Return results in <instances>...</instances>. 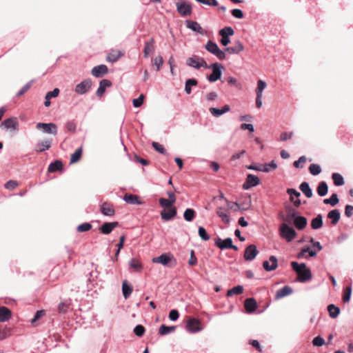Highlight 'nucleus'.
<instances>
[{
  "label": "nucleus",
  "instance_id": "f257e3e1",
  "mask_svg": "<svg viewBox=\"0 0 353 353\" xmlns=\"http://www.w3.org/2000/svg\"><path fill=\"white\" fill-rule=\"evenodd\" d=\"M291 266L293 270L298 275V281L301 283H305L312 279V272L309 268L306 267L305 263H299L296 261L291 262Z\"/></svg>",
  "mask_w": 353,
  "mask_h": 353
},
{
  "label": "nucleus",
  "instance_id": "f03ea898",
  "mask_svg": "<svg viewBox=\"0 0 353 353\" xmlns=\"http://www.w3.org/2000/svg\"><path fill=\"white\" fill-rule=\"evenodd\" d=\"M205 68L212 69V72L207 76V79L210 82H215L221 78V70L223 68V66L219 63H214L210 65L207 64Z\"/></svg>",
  "mask_w": 353,
  "mask_h": 353
},
{
  "label": "nucleus",
  "instance_id": "7ed1b4c3",
  "mask_svg": "<svg viewBox=\"0 0 353 353\" xmlns=\"http://www.w3.org/2000/svg\"><path fill=\"white\" fill-rule=\"evenodd\" d=\"M281 238L285 239L288 242L292 241L296 236V231L286 223H283L279 229Z\"/></svg>",
  "mask_w": 353,
  "mask_h": 353
},
{
  "label": "nucleus",
  "instance_id": "20e7f679",
  "mask_svg": "<svg viewBox=\"0 0 353 353\" xmlns=\"http://www.w3.org/2000/svg\"><path fill=\"white\" fill-rule=\"evenodd\" d=\"M205 48L207 51L216 56L219 60L225 59V52L220 50L217 44L212 41H208Z\"/></svg>",
  "mask_w": 353,
  "mask_h": 353
},
{
  "label": "nucleus",
  "instance_id": "39448f33",
  "mask_svg": "<svg viewBox=\"0 0 353 353\" xmlns=\"http://www.w3.org/2000/svg\"><path fill=\"white\" fill-rule=\"evenodd\" d=\"M36 128L45 134H52L54 136L57 134V126L54 123H37Z\"/></svg>",
  "mask_w": 353,
  "mask_h": 353
},
{
  "label": "nucleus",
  "instance_id": "423d86ee",
  "mask_svg": "<svg viewBox=\"0 0 353 353\" xmlns=\"http://www.w3.org/2000/svg\"><path fill=\"white\" fill-rule=\"evenodd\" d=\"M186 64L195 69H199L201 67H207L206 61L203 58L198 56H193L187 59Z\"/></svg>",
  "mask_w": 353,
  "mask_h": 353
},
{
  "label": "nucleus",
  "instance_id": "0eeeda50",
  "mask_svg": "<svg viewBox=\"0 0 353 353\" xmlns=\"http://www.w3.org/2000/svg\"><path fill=\"white\" fill-rule=\"evenodd\" d=\"M247 168L249 170L269 172L271 171V170L276 169L277 168V164L274 162V161H272L270 163L259 164L258 165H250Z\"/></svg>",
  "mask_w": 353,
  "mask_h": 353
},
{
  "label": "nucleus",
  "instance_id": "6e6552de",
  "mask_svg": "<svg viewBox=\"0 0 353 353\" xmlns=\"http://www.w3.org/2000/svg\"><path fill=\"white\" fill-rule=\"evenodd\" d=\"M0 127L8 130L17 132L19 130V122L16 117H10L5 119L1 123Z\"/></svg>",
  "mask_w": 353,
  "mask_h": 353
},
{
  "label": "nucleus",
  "instance_id": "1a4fd4ad",
  "mask_svg": "<svg viewBox=\"0 0 353 353\" xmlns=\"http://www.w3.org/2000/svg\"><path fill=\"white\" fill-rule=\"evenodd\" d=\"M185 328L190 333H196L203 330L201 322L194 318H190L187 321Z\"/></svg>",
  "mask_w": 353,
  "mask_h": 353
},
{
  "label": "nucleus",
  "instance_id": "9d476101",
  "mask_svg": "<svg viewBox=\"0 0 353 353\" xmlns=\"http://www.w3.org/2000/svg\"><path fill=\"white\" fill-rule=\"evenodd\" d=\"M92 86V80L90 79H86L78 83L75 88L74 91L78 94H84L87 93Z\"/></svg>",
  "mask_w": 353,
  "mask_h": 353
},
{
  "label": "nucleus",
  "instance_id": "9b49d317",
  "mask_svg": "<svg viewBox=\"0 0 353 353\" xmlns=\"http://www.w3.org/2000/svg\"><path fill=\"white\" fill-rule=\"evenodd\" d=\"M176 7L178 12L182 17H188L192 14V6L185 1H179L176 3Z\"/></svg>",
  "mask_w": 353,
  "mask_h": 353
},
{
  "label": "nucleus",
  "instance_id": "f8f14e48",
  "mask_svg": "<svg viewBox=\"0 0 353 353\" xmlns=\"http://www.w3.org/2000/svg\"><path fill=\"white\" fill-rule=\"evenodd\" d=\"M152 261L154 263H160L164 266H169V263L171 261L175 262V259L173 256L167 253L162 254L158 257H154Z\"/></svg>",
  "mask_w": 353,
  "mask_h": 353
},
{
  "label": "nucleus",
  "instance_id": "ddd939ff",
  "mask_svg": "<svg viewBox=\"0 0 353 353\" xmlns=\"http://www.w3.org/2000/svg\"><path fill=\"white\" fill-rule=\"evenodd\" d=\"M258 254L256 246L254 244H251L245 248L243 257L245 261H251L256 258Z\"/></svg>",
  "mask_w": 353,
  "mask_h": 353
},
{
  "label": "nucleus",
  "instance_id": "4468645a",
  "mask_svg": "<svg viewBox=\"0 0 353 353\" xmlns=\"http://www.w3.org/2000/svg\"><path fill=\"white\" fill-rule=\"evenodd\" d=\"M260 180L258 176L249 174L247 176V178L245 179V181L243 184V190H248L251 188L252 187L256 186L259 184Z\"/></svg>",
  "mask_w": 353,
  "mask_h": 353
},
{
  "label": "nucleus",
  "instance_id": "2eb2a0df",
  "mask_svg": "<svg viewBox=\"0 0 353 353\" xmlns=\"http://www.w3.org/2000/svg\"><path fill=\"white\" fill-rule=\"evenodd\" d=\"M52 139L46 138L42 141H38L34 147V150L37 152H43L49 150L51 148Z\"/></svg>",
  "mask_w": 353,
  "mask_h": 353
},
{
  "label": "nucleus",
  "instance_id": "dca6fc26",
  "mask_svg": "<svg viewBox=\"0 0 353 353\" xmlns=\"http://www.w3.org/2000/svg\"><path fill=\"white\" fill-rule=\"evenodd\" d=\"M185 25L188 28L190 29L193 32L199 33L201 35H203L205 34V31L202 28V27L200 26V24L199 23H197L196 21L187 20V21H185Z\"/></svg>",
  "mask_w": 353,
  "mask_h": 353
},
{
  "label": "nucleus",
  "instance_id": "f3484780",
  "mask_svg": "<svg viewBox=\"0 0 353 353\" xmlns=\"http://www.w3.org/2000/svg\"><path fill=\"white\" fill-rule=\"evenodd\" d=\"M108 72V67L101 64L94 67L92 69L91 74L97 78L101 77Z\"/></svg>",
  "mask_w": 353,
  "mask_h": 353
},
{
  "label": "nucleus",
  "instance_id": "a211bd4d",
  "mask_svg": "<svg viewBox=\"0 0 353 353\" xmlns=\"http://www.w3.org/2000/svg\"><path fill=\"white\" fill-rule=\"evenodd\" d=\"M269 261L271 262V265H270L268 261H264L263 263V268L268 272H271L276 270L278 267L277 258L275 256H270Z\"/></svg>",
  "mask_w": 353,
  "mask_h": 353
},
{
  "label": "nucleus",
  "instance_id": "6ab92c4d",
  "mask_svg": "<svg viewBox=\"0 0 353 353\" xmlns=\"http://www.w3.org/2000/svg\"><path fill=\"white\" fill-rule=\"evenodd\" d=\"M214 244L221 250L229 249L230 247H232V240L230 237L226 238L224 240L217 238L215 239Z\"/></svg>",
  "mask_w": 353,
  "mask_h": 353
},
{
  "label": "nucleus",
  "instance_id": "aec40b11",
  "mask_svg": "<svg viewBox=\"0 0 353 353\" xmlns=\"http://www.w3.org/2000/svg\"><path fill=\"white\" fill-rule=\"evenodd\" d=\"M292 292L293 290L291 287L288 285H285L284 287L276 291L275 294V299H281L286 296L292 294Z\"/></svg>",
  "mask_w": 353,
  "mask_h": 353
},
{
  "label": "nucleus",
  "instance_id": "412c9836",
  "mask_svg": "<svg viewBox=\"0 0 353 353\" xmlns=\"http://www.w3.org/2000/svg\"><path fill=\"white\" fill-rule=\"evenodd\" d=\"M119 225V223L111 222V223H104L99 228L100 232L104 234H108L112 232V231Z\"/></svg>",
  "mask_w": 353,
  "mask_h": 353
},
{
  "label": "nucleus",
  "instance_id": "4be33fe9",
  "mask_svg": "<svg viewBox=\"0 0 353 353\" xmlns=\"http://www.w3.org/2000/svg\"><path fill=\"white\" fill-rule=\"evenodd\" d=\"M101 212L105 216H112L115 214V210L112 204L104 202L101 205Z\"/></svg>",
  "mask_w": 353,
  "mask_h": 353
},
{
  "label": "nucleus",
  "instance_id": "5701e85b",
  "mask_svg": "<svg viewBox=\"0 0 353 353\" xmlns=\"http://www.w3.org/2000/svg\"><path fill=\"white\" fill-rule=\"evenodd\" d=\"M12 317L11 310L6 306L0 307V322L9 321Z\"/></svg>",
  "mask_w": 353,
  "mask_h": 353
},
{
  "label": "nucleus",
  "instance_id": "b1692460",
  "mask_svg": "<svg viewBox=\"0 0 353 353\" xmlns=\"http://www.w3.org/2000/svg\"><path fill=\"white\" fill-rule=\"evenodd\" d=\"M244 307L248 313L253 312L257 307L256 300L254 298H248L245 299Z\"/></svg>",
  "mask_w": 353,
  "mask_h": 353
},
{
  "label": "nucleus",
  "instance_id": "393cba45",
  "mask_svg": "<svg viewBox=\"0 0 353 353\" xmlns=\"http://www.w3.org/2000/svg\"><path fill=\"white\" fill-rule=\"evenodd\" d=\"M243 49L244 48L241 42L240 41H236L233 46L228 47L225 50L230 54H238L243 51Z\"/></svg>",
  "mask_w": 353,
  "mask_h": 353
},
{
  "label": "nucleus",
  "instance_id": "a878e982",
  "mask_svg": "<svg viewBox=\"0 0 353 353\" xmlns=\"http://www.w3.org/2000/svg\"><path fill=\"white\" fill-rule=\"evenodd\" d=\"M176 214V210L175 208H172L168 210H163L161 212V216L165 221H169L174 217Z\"/></svg>",
  "mask_w": 353,
  "mask_h": 353
},
{
  "label": "nucleus",
  "instance_id": "bb28decb",
  "mask_svg": "<svg viewBox=\"0 0 353 353\" xmlns=\"http://www.w3.org/2000/svg\"><path fill=\"white\" fill-rule=\"evenodd\" d=\"M112 85L110 81L108 79H102L99 83V86L96 92V94L98 97H101L105 91V88L110 87Z\"/></svg>",
  "mask_w": 353,
  "mask_h": 353
},
{
  "label": "nucleus",
  "instance_id": "cd10ccee",
  "mask_svg": "<svg viewBox=\"0 0 353 353\" xmlns=\"http://www.w3.org/2000/svg\"><path fill=\"white\" fill-rule=\"evenodd\" d=\"M327 218L331 219L332 225H336L341 218L340 211L337 209L331 210L327 214Z\"/></svg>",
  "mask_w": 353,
  "mask_h": 353
},
{
  "label": "nucleus",
  "instance_id": "c85d7f7f",
  "mask_svg": "<svg viewBox=\"0 0 353 353\" xmlns=\"http://www.w3.org/2000/svg\"><path fill=\"white\" fill-rule=\"evenodd\" d=\"M307 223V219L302 216H298L295 218L294 224V226L299 230L304 229Z\"/></svg>",
  "mask_w": 353,
  "mask_h": 353
},
{
  "label": "nucleus",
  "instance_id": "c756f323",
  "mask_svg": "<svg viewBox=\"0 0 353 353\" xmlns=\"http://www.w3.org/2000/svg\"><path fill=\"white\" fill-rule=\"evenodd\" d=\"M59 92L60 91L59 88H54L52 91L47 92L45 97L44 105L46 107L50 106L51 103L50 99H52V98L57 97L59 95Z\"/></svg>",
  "mask_w": 353,
  "mask_h": 353
},
{
  "label": "nucleus",
  "instance_id": "7c9ffc66",
  "mask_svg": "<svg viewBox=\"0 0 353 353\" xmlns=\"http://www.w3.org/2000/svg\"><path fill=\"white\" fill-rule=\"evenodd\" d=\"M123 200L125 201L127 203L132 204V205H139L141 203L139 201L138 196L132 194H125L123 196Z\"/></svg>",
  "mask_w": 353,
  "mask_h": 353
},
{
  "label": "nucleus",
  "instance_id": "2f4dec72",
  "mask_svg": "<svg viewBox=\"0 0 353 353\" xmlns=\"http://www.w3.org/2000/svg\"><path fill=\"white\" fill-rule=\"evenodd\" d=\"M123 54L121 51L114 50L112 51L107 57L108 61L114 63L121 58Z\"/></svg>",
  "mask_w": 353,
  "mask_h": 353
},
{
  "label": "nucleus",
  "instance_id": "473e14b6",
  "mask_svg": "<svg viewBox=\"0 0 353 353\" xmlns=\"http://www.w3.org/2000/svg\"><path fill=\"white\" fill-rule=\"evenodd\" d=\"M300 190L305 195L307 198H311L313 195L312 190L310 188L309 183L307 182H303L300 186Z\"/></svg>",
  "mask_w": 353,
  "mask_h": 353
},
{
  "label": "nucleus",
  "instance_id": "72a5a7b5",
  "mask_svg": "<svg viewBox=\"0 0 353 353\" xmlns=\"http://www.w3.org/2000/svg\"><path fill=\"white\" fill-rule=\"evenodd\" d=\"M323 225V216L321 214H318L315 218H314L311 221V227L314 230H318L321 228Z\"/></svg>",
  "mask_w": 353,
  "mask_h": 353
},
{
  "label": "nucleus",
  "instance_id": "f704fd0d",
  "mask_svg": "<svg viewBox=\"0 0 353 353\" xmlns=\"http://www.w3.org/2000/svg\"><path fill=\"white\" fill-rule=\"evenodd\" d=\"M317 194L320 196H324L327 194L328 192V186L326 182L321 181L319 183V185L316 189Z\"/></svg>",
  "mask_w": 353,
  "mask_h": 353
},
{
  "label": "nucleus",
  "instance_id": "c9c22d12",
  "mask_svg": "<svg viewBox=\"0 0 353 353\" xmlns=\"http://www.w3.org/2000/svg\"><path fill=\"white\" fill-rule=\"evenodd\" d=\"M63 168V163L61 161L57 160L51 163L48 168L49 172H54L58 170H61Z\"/></svg>",
  "mask_w": 353,
  "mask_h": 353
},
{
  "label": "nucleus",
  "instance_id": "e433bc0d",
  "mask_svg": "<svg viewBox=\"0 0 353 353\" xmlns=\"http://www.w3.org/2000/svg\"><path fill=\"white\" fill-rule=\"evenodd\" d=\"M176 330V326H167L161 325L159 329V333L161 336L167 335Z\"/></svg>",
  "mask_w": 353,
  "mask_h": 353
},
{
  "label": "nucleus",
  "instance_id": "4c0bfd02",
  "mask_svg": "<svg viewBox=\"0 0 353 353\" xmlns=\"http://www.w3.org/2000/svg\"><path fill=\"white\" fill-rule=\"evenodd\" d=\"M130 268L134 269L136 272H141L143 267L141 263L135 258H132L129 261Z\"/></svg>",
  "mask_w": 353,
  "mask_h": 353
},
{
  "label": "nucleus",
  "instance_id": "58836bf2",
  "mask_svg": "<svg viewBox=\"0 0 353 353\" xmlns=\"http://www.w3.org/2000/svg\"><path fill=\"white\" fill-rule=\"evenodd\" d=\"M216 214L224 223H228L230 222V217L223 208H219Z\"/></svg>",
  "mask_w": 353,
  "mask_h": 353
},
{
  "label": "nucleus",
  "instance_id": "ea45409f",
  "mask_svg": "<svg viewBox=\"0 0 353 353\" xmlns=\"http://www.w3.org/2000/svg\"><path fill=\"white\" fill-rule=\"evenodd\" d=\"M196 216V212L192 208H188L183 213L184 219L186 221H192Z\"/></svg>",
  "mask_w": 353,
  "mask_h": 353
},
{
  "label": "nucleus",
  "instance_id": "a19ab883",
  "mask_svg": "<svg viewBox=\"0 0 353 353\" xmlns=\"http://www.w3.org/2000/svg\"><path fill=\"white\" fill-rule=\"evenodd\" d=\"M339 202V199L338 198V195L336 193H333L331 196L328 199H325L323 200V203L326 205H330L332 206H335Z\"/></svg>",
  "mask_w": 353,
  "mask_h": 353
},
{
  "label": "nucleus",
  "instance_id": "79ce46f5",
  "mask_svg": "<svg viewBox=\"0 0 353 353\" xmlns=\"http://www.w3.org/2000/svg\"><path fill=\"white\" fill-rule=\"evenodd\" d=\"M122 292L125 299H128L132 292V288L124 281L122 284Z\"/></svg>",
  "mask_w": 353,
  "mask_h": 353
},
{
  "label": "nucleus",
  "instance_id": "37998d69",
  "mask_svg": "<svg viewBox=\"0 0 353 353\" xmlns=\"http://www.w3.org/2000/svg\"><path fill=\"white\" fill-rule=\"evenodd\" d=\"M327 310L330 317L334 319L336 318L339 313L340 309L339 307L335 306L334 304H330L327 306Z\"/></svg>",
  "mask_w": 353,
  "mask_h": 353
},
{
  "label": "nucleus",
  "instance_id": "c03bdc74",
  "mask_svg": "<svg viewBox=\"0 0 353 353\" xmlns=\"http://www.w3.org/2000/svg\"><path fill=\"white\" fill-rule=\"evenodd\" d=\"M332 179L334 181V184L336 186H341L345 183L343 177L339 173H333Z\"/></svg>",
  "mask_w": 353,
  "mask_h": 353
},
{
  "label": "nucleus",
  "instance_id": "a18cd8bd",
  "mask_svg": "<svg viewBox=\"0 0 353 353\" xmlns=\"http://www.w3.org/2000/svg\"><path fill=\"white\" fill-rule=\"evenodd\" d=\"M243 292V288L242 285H237L229 290L227 292L228 296H232L234 295L241 294Z\"/></svg>",
  "mask_w": 353,
  "mask_h": 353
},
{
  "label": "nucleus",
  "instance_id": "49530a36",
  "mask_svg": "<svg viewBox=\"0 0 353 353\" xmlns=\"http://www.w3.org/2000/svg\"><path fill=\"white\" fill-rule=\"evenodd\" d=\"M197 81L194 79H188L185 81V91L188 94H190L192 92L191 86L196 85Z\"/></svg>",
  "mask_w": 353,
  "mask_h": 353
},
{
  "label": "nucleus",
  "instance_id": "de8ad7c7",
  "mask_svg": "<svg viewBox=\"0 0 353 353\" xmlns=\"http://www.w3.org/2000/svg\"><path fill=\"white\" fill-rule=\"evenodd\" d=\"M266 86L267 84L264 81L259 80L257 81V87L256 88V94L263 96V91L266 88Z\"/></svg>",
  "mask_w": 353,
  "mask_h": 353
},
{
  "label": "nucleus",
  "instance_id": "09e8293b",
  "mask_svg": "<svg viewBox=\"0 0 353 353\" xmlns=\"http://www.w3.org/2000/svg\"><path fill=\"white\" fill-rule=\"evenodd\" d=\"M82 154V148H78L73 154H72L70 157V163H74L77 162Z\"/></svg>",
  "mask_w": 353,
  "mask_h": 353
},
{
  "label": "nucleus",
  "instance_id": "8fccbe9b",
  "mask_svg": "<svg viewBox=\"0 0 353 353\" xmlns=\"http://www.w3.org/2000/svg\"><path fill=\"white\" fill-rule=\"evenodd\" d=\"M351 294H352V285H349L345 289L344 294L343 296V301L345 303L349 302L350 300V298H351Z\"/></svg>",
  "mask_w": 353,
  "mask_h": 353
},
{
  "label": "nucleus",
  "instance_id": "3c124183",
  "mask_svg": "<svg viewBox=\"0 0 353 353\" xmlns=\"http://www.w3.org/2000/svg\"><path fill=\"white\" fill-rule=\"evenodd\" d=\"M199 236L203 241H208L210 239V235L207 233L205 229L203 227H199L198 230Z\"/></svg>",
  "mask_w": 353,
  "mask_h": 353
},
{
  "label": "nucleus",
  "instance_id": "603ef678",
  "mask_svg": "<svg viewBox=\"0 0 353 353\" xmlns=\"http://www.w3.org/2000/svg\"><path fill=\"white\" fill-rule=\"evenodd\" d=\"M309 170L312 175L316 176L321 173V168L320 165L317 164H311L309 167Z\"/></svg>",
  "mask_w": 353,
  "mask_h": 353
},
{
  "label": "nucleus",
  "instance_id": "864d4df0",
  "mask_svg": "<svg viewBox=\"0 0 353 353\" xmlns=\"http://www.w3.org/2000/svg\"><path fill=\"white\" fill-rule=\"evenodd\" d=\"M152 61L153 65L157 67V71L160 70V69L163 63V57L159 55V56L155 57Z\"/></svg>",
  "mask_w": 353,
  "mask_h": 353
},
{
  "label": "nucleus",
  "instance_id": "5fc2aeb1",
  "mask_svg": "<svg viewBox=\"0 0 353 353\" xmlns=\"http://www.w3.org/2000/svg\"><path fill=\"white\" fill-rule=\"evenodd\" d=\"M234 33V30L231 27H225L219 31L220 35H223L229 37V36L233 35Z\"/></svg>",
  "mask_w": 353,
  "mask_h": 353
},
{
  "label": "nucleus",
  "instance_id": "6e6d98bb",
  "mask_svg": "<svg viewBox=\"0 0 353 353\" xmlns=\"http://www.w3.org/2000/svg\"><path fill=\"white\" fill-rule=\"evenodd\" d=\"M154 50V46H150V43L145 42V47L143 49V55L144 57L148 58L150 53L152 52Z\"/></svg>",
  "mask_w": 353,
  "mask_h": 353
},
{
  "label": "nucleus",
  "instance_id": "4d7b16f0",
  "mask_svg": "<svg viewBox=\"0 0 353 353\" xmlns=\"http://www.w3.org/2000/svg\"><path fill=\"white\" fill-rule=\"evenodd\" d=\"M45 314H46L45 310H42L37 311V312L35 313V314L34 316V318L31 321L32 325H36L35 323H36L37 321L39 320V319H41Z\"/></svg>",
  "mask_w": 353,
  "mask_h": 353
},
{
  "label": "nucleus",
  "instance_id": "13d9d810",
  "mask_svg": "<svg viewBox=\"0 0 353 353\" xmlns=\"http://www.w3.org/2000/svg\"><path fill=\"white\" fill-rule=\"evenodd\" d=\"M92 228V225L89 223H83L77 227L79 232H83L90 230Z\"/></svg>",
  "mask_w": 353,
  "mask_h": 353
},
{
  "label": "nucleus",
  "instance_id": "bf43d9fd",
  "mask_svg": "<svg viewBox=\"0 0 353 353\" xmlns=\"http://www.w3.org/2000/svg\"><path fill=\"white\" fill-rule=\"evenodd\" d=\"M145 327L141 325H137L134 328V332L137 336H142L145 333Z\"/></svg>",
  "mask_w": 353,
  "mask_h": 353
},
{
  "label": "nucleus",
  "instance_id": "052dcab7",
  "mask_svg": "<svg viewBox=\"0 0 353 353\" xmlns=\"http://www.w3.org/2000/svg\"><path fill=\"white\" fill-rule=\"evenodd\" d=\"M312 344L314 346L321 347L325 344V340L320 336H317L314 338L312 341Z\"/></svg>",
  "mask_w": 353,
  "mask_h": 353
},
{
  "label": "nucleus",
  "instance_id": "680f3d73",
  "mask_svg": "<svg viewBox=\"0 0 353 353\" xmlns=\"http://www.w3.org/2000/svg\"><path fill=\"white\" fill-rule=\"evenodd\" d=\"M152 145L154 150H157V152L163 154H166V151L162 145L159 144L157 142H152Z\"/></svg>",
  "mask_w": 353,
  "mask_h": 353
},
{
  "label": "nucleus",
  "instance_id": "e2e57ef3",
  "mask_svg": "<svg viewBox=\"0 0 353 353\" xmlns=\"http://www.w3.org/2000/svg\"><path fill=\"white\" fill-rule=\"evenodd\" d=\"M159 202L163 208H170L173 205L172 202L165 198H160Z\"/></svg>",
  "mask_w": 353,
  "mask_h": 353
},
{
  "label": "nucleus",
  "instance_id": "0e129e2a",
  "mask_svg": "<svg viewBox=\"0 0 353 353\" xmlns=\"http://www.w3.org/2000/svg\"><path fill=\"white\" fill-rule=\"evenodd\" d=\"M19 185L17 181L10 180L5 184V188L8 190H14Z\"/></svg>",
  "mask_w": 353,
  "mask_h": 353
},
{
  "label": "nucleus",
  "instance_id": "69168bd1",
  "mask_svg": "<svg viewBox=\"0 0 353 353\" xmlns=\"http://www.w3.org/2000/svg\"><path fill=\"white\" fill-rule=\"evenodd\" d=\"M287 193L290 196L291 201H293L294 196L299 197L301 196V193L298 192L296 190L293 188H289L287 190Z\"/></svg>",
  "mask_w": 353,
  "mask_h": 353
},
{
  "label": "nucleus",
  "instance_id": "338daca9",
  "mask_svg": "<svg viewBox=\"0 0 353 353\" xmlns=\"http://www.w3.org/2000/svg\"><path fill=\"white\" fill-rule=\"evenodd\" d=\"M143 94H141L138 98L133 99V105L135 108L140 107L143 104Z\"/></svg>",
  "mask_w": 353,
  "mask_h": 353
},
{
  "label": "nucleus",
  "instance_id": "774afa93",
  "mask_svg": "<svg viewBox=\"0 0 353 353\" xmlns=\"http://www.w3.org/2000/svg\"><path fill=\"white\" fill-rule=\"evenodd\" d=\"M179 317V313L176 310H172L169 313V319L172 321H176Z\"/></svg>",
  "mask_w": 353,
  "mask_h": 353
}]
</instances>
